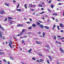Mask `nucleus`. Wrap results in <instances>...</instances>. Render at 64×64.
I'll list each match as a JSON object with an SVG mask.
<instances>
[{
    "label": "nucleus",
    "mask_w": 64,
    "mask_h": 64,
    "mask_svg": "<svg viewBox=\"0 0 64 64\" xmlns=\"http://www.w3.org/2000/svg\"><path fill=\"white\" fill-rule=\"evenodd\" d=\"M27 37V36H24L23 37H20V39H22V38H25L26 37Z\"/></svg>",
    "instance_id": "15"
},
{
    "label": "nucleus",
    "mask_w": 64,
    "mask_h": 64,
    "mask_svg": "<svg viewBox=\"0 0 64 64\" xmlns=\"http://www.w3.org/2000/svg\"><path fill=\"white\" fill-rule=\"evenodd\" d=\"M60 31H61V32H64V31H63V30H61Z\"/></svg>",
    "instance_id": "58"
},
{
    "label": "nucleus",
    "mask_w": 64,
    "mask_h": 64,
    "mask_svg": "<svg viewBox=\"0 0 64 64\" xmlns=\"http://www.w3.org/2000/svg\"><path fill=\"white\" fill-rule=\"evenodd\" d=\"M47 10L48 11H49L50 12H51V11L50 10H49V9L48 8H47Z\"/></svg>",
    "instance_id": "33"
},
{
    "label": "nucleus",
    "mask_w": 64,
    "mask_h": 64,
    "mask_svg": "<svg viewBox=\"0 0 64 64\" xmlns=\"http://www.w3.org/2000/svg\"><path fill=\"white\" fill-rule=\"evenodd\" d=\"M54 39H55V40H56V36H54Z\"/></svg>",
    "instance_id": "32"
},
{
    "label": "nucleus",
    "mask_w": 64,
    "mask_h": 64,
    "mask_svg": "<svg viewBox=\"0 0 64 64\" xmlns=\"http://www.w3.org/2000/svg\"><path fill=\"white\" fill-rule=\"evenodd\" d=\"M5 5H6V6H9L8 5V4H7L5 3Z\"/></svg>",
    "instance_id": "50"
},
{
    "label": "nucleus",
    "mask_w": 64,
    "mask_h": 64,
    "mask_svg": "<svg viewBox=\"0 0 64 64\" xmlns=\"http://www.w3.org/2000/svg\"><path fill=\"white\" fill-rule=\"evenodd\" d=\"M25 29H23L22 30V32H25Z\"/></svg>",
    "instance_id": "35"
},
{
    "label": "nucleus",
    "mask_w": 64,
    "mask_h": 64,
    "mask_svg": "<svg viewBox=\"0 0 64 64\" xmlns=\"http://www.w3.org/2000/svg\"><path fill=\"white\" fill-rule=\"evenodd\" d=\"M7 20V18H6L4 20L5 21H6Z\"/></svg>",
    "instance_id": "59"
},
{
    "label": "nucleus",
    "mask_w": 64,
    "mask_h": 64,
    "mask_svg": "<svg viewBox=\"0 0 64 64\" xmlns=\"http://www.w3.org/2000/svg\"><path fill=\"white\" fill-rule=\"evenodd\" d=\"M23 34L22 32H20V34H18V36H20V35H22V34Z\"/></svg>",
    "instance_id": "10"
},
{
    "label": "nucleus",
    "mask_w": 64,
    "mask_h": 64,
    "mask_svg": "<svg viewBox=\"0 0 64 64\" xmlns=\"http://www.w3.org/2000/svg\"><path fill=\"white\" fill-rule=\"evenodd\" d=\"M48 58H49V59H50V60H52V58L50 56H48Z\"/></svg>",
    "instance_id": "16"
},
{
    "label": "nucleus",
    "mask_w": 64,
    "mask_h": 64,
    "mask_svg": "<svg viewBox=\"0 0 64 64\" xmlns=\"http://www.w3.org/2000/svg\"><path fill=\"white\" fill-rule=\"evenodd\" d=\"M2 38L3 39H5V37L4 36H3Z\"/></svg>",
    "instance_id": "55"
},
{
    "label": "nucleus",
    "mask_w": 64,
    "mask_h": 64,
    "mask_svg": "<svg viewBox=\"0 0 64 64\" xmlns=\"http://www.w3.org/2000/svg\"><path fill=\"white\" fill-rule=\"evenodd\" d=\"M3 53L2 52H0V55H2Z\"/></svg>",
    "instance_id": "44"
},
{
    "label": "nucleus",
    "mask_w": 64,
    "mask_h": 64,
    "mask_svg": "<svg viewBox=\"0 0 64 64\" xmlns=\"http://www.w3.org/2000/svg\"><path fill=\"white\" fill-rule=\"evenodd\" d=\"M32 60H36V59H35L34 58H32Z\"/></svg>",
    "instance_id": "27"
},
{
    "label": "nucleus",
    "mask_w": 64,
    "mask_h": 64,
    "mask_svg": "<svg viewBox=\"0 0 64 64\" xmlns=\"http://www.w3.org/2000/svg\"><path fill=\"white\" fill-rule=\"evenodd\" d=\"M60 27H64V26H60Z\"/></svg>",
    "instance_id": "49"
},
{
    "label": "nucleus",
    "mask_w": 64,
    "mask_h": 64,
    "mask_svg": "<svg viewBox=\"0 0 64 64\" xmlns=\"http://www.w3.org/2000/svg\"><path fill=\"white\" fill-rule=\"evenodd\" d=\"M36 62H39V60H37L36 61Z\"/></svg>",
    "instance_id": "53"
},
{
    "label": "nucleus",
    "mask_w": 64,
    "mask_h": 64,
    "mask_svg": "<svg viewBox=\"0 0 64 64\" xmlns=\"http://www.w3.org/2000/svg\"><path fill=\"white\" fill-rule=\"evenodd\" d=\"M0 29H1V30H2V31H4V28L3 27L1 26V25L0 24Z\"/></svg>",
    "instance_id": "5"
},
{
    "label": "nucleus",
    "mask_w": 64,
    "mask_h": 64,
    "mask_svg": "<svg viewBox=\"0 0 64 64\" xmlns=\"http://www.w3.org/2000/svg\"><path fill=\"white\" fill-rule=\"evenodd\" d=\"M24 7H25L26 9H27V4H25Z\"/></svg>",
    "instance_id": "23"
},
{
    "label": "nucleus",
    "mask_w": 64,
    "mask_h": 64,
    "mask_svg": "<svg viewBox=\"0 0 64 64\" xmlns=\"http://www.w3.org/2000/svg\"><path fill=\"white\" fill-rule=\"evenodd\" d=\"M10 58L12 60H13V58L12 56H10Z\"/></svg>",
    "instance_id": "34"
},
{
    "label": "nucleus",
    "mask_w": 64,
    "mask_h": 64,
    "mask_svg": "<svg viewBox=\"0 0 64 64\" xmlns=\"http://www.w3.org/2000/svg\"><path fill=\"white\" fill-rule=\"evenodd\" d=\"M53 14L54 15H57V14H56L53 13Z\"/></svg>",
    "instance_id": "36"
},
{
    "label": "nucleus",
    "mask_w": 64,
    "mask_h": 64,
    "mask_svg": "<svg viewBox=\"0 0 64 64\" xmlns=\"http://www.w3.org/2000/svg\"><path fill=\"white\" fill-rule=\"evenodd\" d=\"M29 5L30 7H32V5L31 4H29Z\"/></svg>",
    "instance_id": "40"
},
{
    "label": "nucleus",
    "mask_w": 64,
    "mask_h": 64,
    "mask_svg": "<svg viewBox=\"0 0 64 64\" xmlns=\"http://www.w3.org/2000/svg\"><path fill=\"white\" fill-rule=\"evenodd\" d=\"M36 44H41V42H39L37 41H36Z\"/></svg>",
    "instance_id": "4"
},
{
    "label": "nucleus",
    "mask_w": 64,
    "mask_h": 64,
    "mask_svg": "<svg viewBox=\"0 0 64 64\" xmlns=\"http://www.w3.org/2000/svg\"><path fill=\"white\" fill-rule=\"evenodd\" d=\"M8 19H10V20L12 19V18L10 17H8Z\"/></svg>",
    "instance_id": "28"
},
{
    "label": "nucleus",
    "mask_w": 64,
    "mask_h": 64,
    "mask_svg": "<svg viewBox=\"0 0 64 64\" xmlns=\"http://www.w3.org/2000/svg\"><path fill=\"white\" fill-rule=\"evenodd\" d=\"M26 23L27 24H31V22H27Z\"/></svg>",
    "instance_id": "19"
},
{
    "label": "nucleus",
    "mask_w": 64,
    "mask_h": 64,
    "mask_svg": "<svg viewBox=\"0 0 64 64\" xmlns=\"http://www.w3.org/2000/svg\"><path fill=\"white\" fill-rule=\"evenodd\" d=\"M8 43L9 44V46L10 48H12V46L11 45L13 42H12L11 40H9L8 41Z\"/></svg>",
    "instance_id": "1"
},
{
    "label": "nucleus",
    "mask_w": 64,
    "mask_h": 64,
    "mask_svg": "<svg viewBox=\"0 0 64 64\" xmlns=\"http://www.w3.org/2000/svg\"><path fill=\"white\" fill-rule=\"evenodd\" d=\"M58 5H61V3H59L58 4Z\"/></svg>",
    "instance_id": "47"
},
{
    "label": "nucleus",
    "mask_w": 64,
    "mask_h": 64,
    "mask_svg": "<svg viewBox=\"0 0 64 64\" xmlns=\"http://www.w3.org/2000/svg\"><path fill=\"white\" fill-rule=\"evenodd\" d=\"M60 50L61 52H62V53H63L64 54V50H62V48H60Z\"/></svg>",
    "instance_id": "7"
},
{
    "label": "nucleus",
    "mask_w": 64,
    "mask_h": 64,
    "mask_svg": "<svg viewBox=\"0 0 64 64\" xmlns=\"http://www.w3.org/2000/svg\"><path fill=\"white\" fill-rule=\"evenodd\" d=\"M54 28H55L56 27V25L55 24H54L53 26Z\"/></svg>",
    "instance_id": "42"
},
{
    "label": "nucleus",
    "mask_w": 64,
    "mask_h": 64,
    "mask_svg": "<svg viewBox=\"0 0 64 64\" xmlns=\"http://www.w3.org/2000/svg\"><path fill=\"white\" fill-rule=\"evenodd\" d=\"M39 27L40 28H42V29H43L44 28V26L42 25V24L40 25L39 26Z\"/></svg>",
    "instance_id": "2"
},
{
    "label": "nucleus",
    "mask_w": 64,
    "mask_h": 64,
    "mask_svg": "<svg viewBox=\"0 0 64 64\" xmlns=\"http://www.w3.org/2000/svg\"><path fill=\"white\" fill-rule=\"evenodd\" d=\"M16 11H21V9H16Z\"/></svg>",
    "instance_id": "17"
},
{
    "label": "nucleus",
    "mask_w": 64,
    "mask_h": 64,
    "mask_svg": "<svg viewBox=\"0 0 64 64\" xmlns=\"http://www.w3.org/2000/svg\"><path fill=\"white\" fill-rule=\"evenodd\" d=\"M38 22H40V23H42V22L40 20H39Z\"/></svg>",
    "instance_id": "61"
},
{
    "label": "nucleus",
    "mask_w": 64,
    "mask_h": 64,
    "mask_svg": "<svg viewBox=\"0 0 64 64\" xmlns=\"http://www.w3.org/2000/svg\"><path fill=\"white\" fill-rule=\"evenodd\" d=\"M44 16L46 17H48V16H47V15H46Z\"/></svg>",
    "instance_id": "62"
},
{
    "label": "nucleus",
    "mask_w": 64,
    "mask_h": 64,
    "mask_svg": "<svg viewBox=\"0 0 64 64\" xmlns=\"http://www.w3.org/2000/svg\"><path fill=\"white\" fill-rule=\"evenodd\" d=\"M38 54V56H42V54L40 52H39Z\"/></svg>",
    "instance_id": "9"
},
{
    "label": "nucleus",
    "mask_w": 64,
    "mask_h": 64,
    "mask_svg": "<svg viewBox=\"0 0 64 64\" xmlns=\"http://www.w3.org/2000/svg\"><path fill=\"white\" fill-rule=\"evenodd\" d=\"M45 47L46 48H49V45H46V46H45Z\"/></svg>",
    "instance_id": "21"
},
{
    "label": "nucleus",
    "mask_w": 64,
    "mask_h": 64,
    "mask_svg": "<svg viewBox=\"0 0 64 64\" xmlns=\"http://www.w3.org/2000/svg\"><path fill=\"white\" fill-rule=\"evenodd\" d=\"M43 37H44L45 36V32H43L42 34Z\"/></svg>",
    "instance_id": "14"
},
{
    "label": "nucleus",
    "mask_w": 64,
    "mask_h": 64,
    "mask_svg": "<svg viewBox=\"0 0 64 64\" xmlns=\"http://www.w3.org/2000/svg\"><path fill=\"white\" fill-rule=\"evenodd\" d=\"M44 13V11H43V12H42L40 13V14H43V13Z\"/></svg>",
    "instance_id": "29"
},
{
    "label": "nucleus",
    "mask_w": 64,
    "mask_h": 64,
    "mask_svg": "<svg viewBox=\"0 0 64 64\" xmlns=\"http://www.w3.org/2000/svg\"><path fill=\"white\" fill-rule=\"evenodd\" d=\"M41 10H44V8H41Z\"/></svg>",
    "instance_id": "57"
},
{
    "label": "nucleus",
    "mask_w": 64,
    "mask_h": 64,
    "mask_svg": "<svg viewBox=\"0 0 64 64\" xmlns=\"http://www.w3.org/2000/svg\"><path fill=\"white\" fill-rule=\"evenodd\" d=\"M52 18L53 19V20H54L55 19V18L54 17H52Z\"/></svg>",
    "instance_id": "60"
},
{
    "label": "nucleus",
    "mask_w": 64,
    "mask_h": 64,
    "mask_svg": "<svg viewBox=\"0 0 64 64\" xmlns=\"http://www.w3.org/2000/svg\"><path fill=\"white\" fill-rule=\"evenodd\" d=\"M28 29H29V30H31V29H32V26H30L28 28Z\"/></svg>",
    "instance_id": "13"
},
{
    "label": "nucleus",
    "mask_w": 64,
    "mask_h": 64,
    "mask_svg": "<svg viewBox=\"0 0 64 64\" xmlns=\"http://www.w3.org/2000/svg\"><path fill=\"white\" fill-rule=\"evenodd\" d=\"M21 63H22V64H25V63H24V62H21Z\"/></svg>",
    "instance_id": "64"
},
{
    "label": "nucleus",
    "mask_w": 64,
    "mask_h": 64,
    "mask_svg": "<svg viewBox=\"0 0 64 64\" xmlns=\"http://www.w3.org/2000/svg\"><path fill=\"white\" fill-rule=\"evenodd\" d=\"M51 0H49L48 1V4H50L51 3Z\"/></svg>",
    "instance_id": "31"
},
{
    "label": "nucleus",
    "mask_w": 64,
    "mask_h": 64,
    "mask_svg": "<svg viewBox=\"0 0 64 64\" xmlns=\"http://www.w3.org/2000/svg\"><path fill=\"white\" fill-rule=\"evenodd\" d=\"M32 50V49L31 48L30 49V50H28V52H29V53H30V52H31Z\"/></svg>",
    "instance_id": "18"
},
{
    "label": "nucleus",
    "mask_w": 64,
    "mask_h": 64,
    "mask_svg": "<svg viewBox=\"0 0 64 64\" xmlns=\"http://www.w3.org/2000/svg\"><path fill=\"white\" fill-rule=\"evenodd\" d=\"M31 34V32H29L27 34L28 35H30V34Z\"/></svg>",
    "instance_id": "41"
},
{
    "label": "nucleus",
    "mask_w": 64,
    "mask_h": 64,
    "mask_svg": "<svg viewBox=\"0 0 64 64\" xmlns=\"http://www.w3.org/2000/svg\"><path fill=\"white\" fill-rule=\"evenodd\" d=\"M42 19H43V20H44V16H43V17H42Z\"/></svg>",
    "instance_id": "54"
},
{
    "label": "nucleus",
    "mask_w": 64,
    "mask_h": 64,
    "mask_svg": "<svg viewBox=\"0 0 64 64\" xmlns=\"http://www.w3.org/2000/svg\"><path fill=\"white\" fill-rule=\"evenodd\" d=\"M0 13L1 14H4V13H5V12H4V10H1L0 12Z\"/></svg>",
    "instance_id": "6"
},
{
    "label": "nucleus",
    "mask_w": 64,
    "mask_h": 64,
    "mask_svg": "<svg viewBox=\"0 0 64 64\" xmlns=\"http://www.w3.org/2000/svg\"><path fill=\"white\" fill-rule=\"evenodd\" d=\"M40 62H43V61H44V59H40Z\"/></svg>",
    "instance_id": "22"
},
{
    "label": "nucleus",
    "mask_w": 64,
    "mask_h": 64,
    "mask_svg": "<svg viewBox=\"0 0 64 64\" xmlns=\"http://www.w3.org/2000/svg\"><path fill=\"white\" fill-rule=\"evenodd\" d=\"M44 27L47 29H49V27L48 26H44Z\"/></svg>",
    "instance_id": "20"
},
{
    "label": "nucleus",
    "mask_w": 64,
    "mask_h": 64,
    "mask_svg": "<svg viewBox=\"0 0 64 64\" xmlns=\"http://www.w3.org/2000/svg\"><path fill=\"white\" fill-rule=\"evenodd\" d=\"M37 24L38 25H40V23L39 22H37Z\"/></svg>",
    "instance_id": "25"
},
{
    "label": "nucleus",
    "mask_w": 64,
    "mask_h": 64,
    "mask_svg": "<svg viewBox=\"0 0 64 64\" xmlns=\"http://www.w3.org/2000/svg\"><path fill=\"white\" fill-rule=\"evenodd\" d=\"M3 61L4 62H5L6 61V60H5V59H4L3 60Z\"/></svg>",
    "instance_id": "43"
},
{
    "label": "nucleus",
    "mask_w": 64,
    "mask_h": 64,
    "mask_svg": "<svg viewBox=\"0 0 64 64\" xmlns=\"http://www.w3.org/2000/svg\"><path fill=\"white\" fill-rule=\"evenodd\" d=\"M51 7L52 8H53L54 7V6L52 4L51 5Z\"/></svg>",
    "instance_id": "26"
},
{
    "label": "nucleus",
    "mask_w": 64,
    "mask_h": 64,
    "mask_svg": "<svg viewBox=\"0 0 64 64\" xmlns=\"http://www.w3.org/2000/svg\"><path fill=\"white\" fill-rule=\"evenodd\" d=\"M39 7H42V6H43L41 5V4H39Z\"/></svg>",
    "instance_id": "30"
},
{
    "label": "nucleus",
    "mask_w": 64,
    "mask_h": 64,
    "mask_svg": "<svg viewBox=\"0 0 64 64\" xmlns=\"http://www.w3.org/2000/svg\"><path fill=\"white\" fill-rule=\"evenodd\" d=\"M56 22H58V20L57 19H56Z\"/></svg>",
    "instance_id": "37"
},
{
    "label": "nucleus",
    "mask_w": 64,
    "mask_h": 64,
    "mask_svg": "<svg viewBox=\"0 0 64 64\" xmlns=\"http://www.w3.org/2000/svg\"><path fill=\"white\" fill-rule=\"evenodd\" d=\"M32 26L33 27H35L36 26V25H35L34 24H33L32 25Z\"/></svg>",
    "instance_id": "11"
},
{
    "label": "nucleus",
    "mask_w": 64,
    "mask_h": 64,
    "mask_svg": "<svg viewBox=\"0 0 64 64\" xmlns=\"http://www.w3.org/2000/svg\"><path fill=\"white\" fill-rule=\"evenodd\" d=\"M13 21H12V22H10V24H12V23H13Z\"/></svg>",
    "instance_id": "45"
},
{
    "label": "nucleus",
    "mask_w": 64,
    "mask_h": 64,
    "mask_svg": "<svg viewBox=\"0 0 64 64\" xmlns=\"http://www.w3.org/2000/svg\"><path fill=\"white\" fill-rule=\"evenodd\" d=\"M3 35V33L0 32V38L2 39V35Z\"/></svg>",
    "instance_id": "3"
},
{
    "label": "nucleus",
    "mask_w": 64,
    "mask_h": 64,
    "mask_svg": "<svg viewBox=\"0 0 64 64\" xmlns=\"http://www.w3.org/2000/svg\"><path fill=\"white\" fill-rule=\"evenodd\" d=\"M47 62L49 64V61L48 60H47Z\"/></svg>",
    "instance_id": "63"
},
{
    "label": "nucleus",
    "mask_w": 64,
    "mask_h": 64,
    "mask_svg": "<svg viewBox=\"0 0 64 64\" xmlns=\"http://www.w3.org/2000/svg\"><path fill=\"white\" fill-rule=\"evenodd\" d=\"M30 10L31 11H34V10L33 9H30Z\"/></svg>",
    "instance_id": "38"
},
{
    "label": "nucleus",
    "mask_w": 64,
    "mask_h": 64,
    "mask_svg": "<svg viewBox=\"0 0 64 64\" xmlns=\"http://www.w3.org/2000/svg\"><path fill=\"white\" fill-rule=\"evenodd\" d=\"M56 43L57 44H60V45H61V43H60V42H59L57 40L56 41Z\"/></svg>",
    "instance_id": "12"
},
{
    "label": "nucleus",
    "mask_w": 64,
    "mask_h": 64,
    "mask_svg": "<svg viewBox=\"0 0 64 64\" xmlns=\"http://www.w3.org/2000/svg\"><path fill=\"white\" fill-rule=\"evenodd\" d=\"M46 51H49V50L48 49H46Z\"/></svg>",
    "instance_id": "46"
},
{
    "label": "nucleus",
    "mask_w": 64,
    "mask_h": 64,
    "mask_svg": "<svg viewBox=\"0 0 64 64\" xmlns=\"http://www.w3.org/2000/svg\"><path fill=\"white\" fill-rule=\"evenodd\" d=\"M13 2H14V3H16V2L15 0H13Z\"/></svg>",
    "instance_id": "51"
},
{
    "label": "nucleus",
    "mask_w": 64,
    "mask_h": 64,
    "mask_svg": "<svg viewBox=\"0 0 64 64\" xmlns=\"http://www.w3.org/2000/svg\"><path fill=\"white\" fill-rule=\"evenodd\" d=\"M19 6V4H18V6H17V8H18Z\"/></svg>",
    "instance_id": "52"
},
{
    "label": "nucleus",
    "mask_w": 64,
    "mask_h": 64,
    "mask_svg": "<svg viewBox=\"0 0 64 64\" xmlns=\"http://www.w3.org/2000/svg\"><path fill=\"white\" fill-rule=\"evenodd\" d=\"M63 24H60V26H62V25H63Z\"/></svg>",
    "instance_id": "48"
},
{
    "label": "nucleus",
    "mask_w": 64,
    "mask_h": 64,
    "mask_svg": "<svg viewBox=\"0 0 64 64\" xmlns=\"http://www.w3.org/2000/svg\"><path fill=\"white\" fill-rule=\"evenodd\" d=\"M22 43H24V40H22Z\"/></svg>",
    "instance_id": "39"
},
{
    "label": "nucleus",
    "mask_w": 64,
    "mask_h": 64,
    "mask_svg": "<svg viewBox=\"0 0 64 64\" xmlns=\"http://www.w3.org/2000/svg\"><path fill=\"white\" fill-rule=\"evenodd\" d=\"M23 26V24H19L17 26V27H22V26Z\"/></svg>",
    "instance_id": "8"
},
{
    "label": "nucleus",
    "mask_w": 64,
    "mask_h": 64,
    "mask_svg": "<svg viewBox=\"0 0 64 64\" xmlns=\"http://www.w3.org/2000/svg\"><path fill=\"white\" fill-rule=\"evenodd\" d=\"M57 28L59 30H60V29H59V26H57Z\"/></svg>",
    "instance_id": "24"
},
{
    "label": "nucleus",
    "mask_w": 64,
    "mask_h": 64,
    "mask_svg": "<svg viewBox=\"0 0 64 64\" xmlns=\"http://www.w3.org/2000/svg\"><path fill=\"white\" fill-rule=\"evenodd\" d=\"M39 16V14H36V16Z\"/></svg>",
    "instance_id": "56"
}]
</instances>
